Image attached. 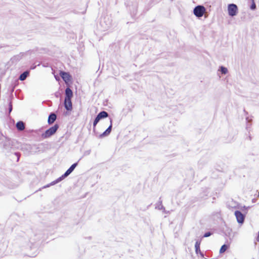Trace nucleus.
I'll return each mask as SVG.
<instances>
[{"label":"nucleus","instance_id":"8","mask_svg":"<svg viewBox=\"0 0 259 259\" xmlns=\"http://www.w3.org/2000/svg\"><path fill=\"white\" fill-rule=\"evenodd\" d=\"M58 128L59 125L57 124H56L53 126L50 127V136L55 134Z\"/></svg>","mask_w":259,"mask_h":259},{"label":"nucleus","instance_id":"13","mask_svg":"<svg viewBox=\"0 0 259 259\" xmlns=\"http://www.w3.org/2000/svg\"><path fill=\"white\" fill-rule=\"evenodd\" d=\"M200 242L197 241L195 245V251L197 254H198L199 252H200Z\"/></svg>","mask_w":259,"mask_h":259},{"label":"nucleus","instance_id":"28","mask_svg":"<svg viewBox=\"0 0 259 259\" xmlns=\"http://www.w3.org/2000/svg\"><path fill=\"white\" fill-rule=\"evenodd\" d=\"M258 197H259V192H258Z\"/></svg>","mask_w":259,"mask_h":259},{"label":"nucleus","instance_id":"15","mask_svg":"<svg viewBox=\"0 0 259 259\" xmlns=\"http://www.w3.org/2000/svg\"><path fill=\"white\" fill-rule=\"evenodd\" d=\"M100 119L99 118V116H97L95 119L94 120V121L93 122V128L95 129L96 127V126L97 124L98 123V122L100 121Z\"/></svg>","mask_w":259,"mask_h":259},{"label":"nucleus","instance_id":"3","mask_svg":"<svg viewBox=\"0 0 259 259\" xmlns=\"http://www.w3.org/2000/svg\"><path fill=\"white\" fill-rule=\"evenodd\" d=\"M228 11L229 16L233 17L238 13V7L235 4H229L228 6Z\"/></svg>","mask_w":259,"mask_h":259},{"label":"nucleus","instance_id":"17","mask_svg":"<svg viewBox=\"0 0 259 259\" xmlns=\"http://www.w3.org/2000/svg\"><path fill=\"white\" fill-rule=\"evenodd\" d=\"M221 71L223 74H226L228 72V69L226 67L222 66L221 67Z\"/></svg>","mask_w":259,"mask_h":259},{"label":"nucleus","instance_id":"20","mask_svg":"<svg viewBox=\"0 0 259 259\" xmlns=\"http://www.w3.org/2000/svg\"><path fill=\"white\" fill-rule=\"evenodd\" d=\"M12 105L10 103V106H9V111L11 112L12 111Z\"/></svg>","mask_w":259,"mask_h":259},{"label":"nucleus","instance_id":"11","mask_svg":"<svg viewBox=\"0 0 259 259\" xmlns=\"http://www.w3.org/2000/svg\"><path fill=\"white\" fill-rule=\"evenodd\" d=\"M29 74L28 71H25L22 73L19 76V79L21 81L24 80Z\"/></svg>","mask_w":259,"mask_h":259},{"label":"nucleus","instance_id":"4","mask_svg":"<svg viewBox=\"0 0 259 259\" xmlns=\"http://www.w3.org/2000/svg\"><path fill=\"white\" fill-rule=\"evenodd\" d=\"M59 75L66 84H69L71 82L72 77L68 72L60 71Z\"/></svg>","mask_w":259,"mask_h":259},{"label":"nucleus","instance_id":"22","mask_svg":"<svg viewBox=\"0 0 259 259\" xmlns=\"http://www.w3.org/2000/svg\"><path fill=\"white\" fill-rule=\"evenodd\" d=\"M35 67H36V66H31V69H34V68H35Z\"/></svg>","mask_w":259,"mask_h":259},{"label":"nucleus","instance_id":"10","mask_svg":"<svg viewBox=\"0 0 259 259\" xmlns=\"http://www.w3.org/2000/svg\"><path fill=\"white\" fill-rule=\"evenodd\" d=\"M97 116H99L100 119H101L102 118H104L108 117V114L107 112L103 111L100 112L97 115Z\"/></svg>","mask_w":259,"mask_h":259},{"label":"nucleus","instance_id":"27","mask_svg":"<svg viewBox=\"0 0 259 259\" xmlns=\"http://www.w3.org/2000/svg\"><path fill=\"white\" fill-rule=\"evenodd\" d=\"M49 118H48V122H49Z\"/></svg>","mask_w":259,"mask_h":259},{"label":"nucleus","instance_id":"14","mask_svg":"<svg viewBox=\"0 0 259 259\" xmlns=\"http://www.w3.org/2000/svg\"><path fill=\"white\" fill-rule=\"evenodd\" d=\"M228 247H229V245H228L224 244V245H222L220 250V252L221 253H224V252H225L227 250V249L228 248Z\"/></svg>","mask_w":259,"mask_h":259},{"label":"nucleus","instance_id":"5","mask_svg":"<svg viewBox=\"0 0 259 259\" xmlns=\"http://www.w3.org/2000/svg\"><path fill=\"white\" fill-rule=\"evenodd\" d=\"M77 163L73 164L65 172V174L62 176L59 179H58L57 182L60 181L61 180L68 176L72 171L74 169L77 165Z\"/></svg>","mask_w":259,"mask_h":259},{"label":"nucleus","instance_id":"1","mask_svg":"<svg viewBox=\"0 0 259 259\" xmlns=\"http://www.w3.org/2000/svg\"><path fill=\"white\" fill-rule=\"evenodd\" d=\"M73 97V92L69 88L65 90V98L64 101V106L66 110H71L72 109L71 98Z\"/></svg>","mask_w":259,"mask_h":259},{"label":"nucleus","instance_id":"16","mask_svg":"<svg viewBox=\"0 0 259 259\" xmlns=\"http://www.w3.org/2000/svg\"><path fill=\"white\" fill-rule=\"evenodd\" d=\"M24 148H26L27 150H29V152H35V150H32V147H31L30 145H25L24 146Z\"/></svg>","mask_w":259,"mask_h":259},{"label":"nucleus","instance_id":"18","mask_svg":"<svg viewBox=\"0 0 259 259\" xmlns=\"http://www.w3.org/2000/svg\"><path fill=\"white\" fill-rule=\"evenodd\" d=\"M255 8H256L255 4V3H254V1H253V3H252V5H251V9L252 10H254V9H255Z\"/></svg>","mask_w":259,"mask_h":259},{"label":"nucleus","instance_id":"24","mask_svg":"<svg viewBox=\"0 0 259 259\" xmlns=\"http://www.w3.org/2000/svg\"><path fill=\"white\" fill-rule=\"evenodd\" d=\"M16 155H17L18 157L19 156V154L18 153H16Z\"/></svg>","mask_w":259,"mask_h":259},{"label":"nucleus","instance_id":"23","mask_svg":"<svg viewBox=\"0 0 259 259\" xmlns=\"http://www.w3.org/2000/svg\"><path fill=\"white\" fill-rule=\"evenodd\" d=\"M29 256H31V257H33V256H36V254H34L33 255H29Z\"/></svg>","mask_w":259,"mask_h":259},{"label":"nucleus","instance_id":"19","mask_svg":"<svg viewBox=\"0 0 259 259\" xmlns=\"http://www.w3.org/2000/svg\"><path fill=\"white\" fill-rule=\"evenodd\" d=\"M210 235H211V233L210 232H207V233H205V234L204 235V237H207Z\"/></svg>","mask_w":259,"mask_h":259},{"label":"nucleus","instance_id":"9","mask_svg":"<svg viewBox=\"0 0 259 259\" xmlns=\"http://www.w3.org/2000/svg\"><path fill=\"white\" fill-rule=\"evenodd\" d=\"M111 128H112V124L109 125V126L107 128V129L101 135V137H104L108 135L111 131Z\"/></svg>","mask_w":259,"mask_h":259},{"label":"nucleus","instance_id":"26","mask_svg":"<svg viewBox=\"0 0 259 259\" xmlns=\"http://www.w3.org/2000/svg\"><path fill=\"white\" fill-rule=\"evenodd\" d=\"M43 66H44V67H47V65H44H44H43Z\"/></svg>","mask_w":259,"mask_h":259},{"label":"nucleus","instance_id":"12","mask_svg":"<svg viewBox=\"0 0 259 259\" xmlns=\"http://www.w3.org/2000/svg\"><path fill=\"white\" fill-rule=\"evenodd\" d=\"M56 115L54 113H52L50 115V124L53 123L56 119Z\"/></svg>","mask_w":259,"mask_h":259},{"label":"nucleus","instance_id":"7","mask_svg":"<svg viewBox=\"0 0 259 259\" xmlns=\"http://www.w3.org/2000/svg\"><path fill=\"white\" fill-rule=\"evenodd\" d=\"M16 127L19 131H23L25 128V125L23 121H20L16 123Z\"/></svg>","mask_w":259,"mask_h":259},{"label":"nucleus","instance_id":"21","mask_svg":"<svg viewBox=\"0 0 259 259\" xmlns=\"http://www.w3.org/2000/svg\"><path fill=\"white\" fill-rule=\"evenodd\" d=\"M49 134V130H47L46 131V133H45V137H47V135Z\"/></svg>","mask_w":259,"mask_h":259},{"label":"nucleus","instance_id":"2","mask_svg":"<svg viewBox=\"0 0 259 259\" xmlns=\"http://www.w3.org/2000/svg\"><path fill=\"white\" fill-rule=\"evenodd\" d=\"M205 8L202 6H196L193 11L194 15L197 17H202L205 12Z\"/></svg>","mask_w":259,"mask_h":259},{"label":"nucleus","instance_id":"25","mask_svg":"<svg viewBox=\"0 0 259 259\" xmlns=\"http://www.w3.org/2000/svg\"><path fill=\"white\" fill-rule=\"evenodd\" d=\"M55 183L54 182H52L51 185H54Z\"/></svg>","mask_w":259,"mask_h":259},{"label":"nucleus","instance_id":"6","mask_svg":"<svg viewBox=\"0 0 259 259\" xmlns=\"http://www.w3.org/2000/svg\"><path fill=\"white\" fill-rule=\"evenodd\" d=\"M235 215L239 223H242L244 220V215L238 210L235 212Z\"/></svg>","mask_w":259,"mask_h":259}]
</instances>
